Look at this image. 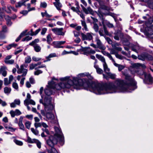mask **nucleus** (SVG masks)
<instances>
[{
	"instance_id": "obj_1",
	"label": "nucleus",
	"mask_w": 153,
	"mask_h": 153,
	"mask_svg": "<svg viewBox=\"0 0 153 153\" xmlns=\"http://www.w3.org/2000/svg\"><path fill=\"white\" fill-rule=\"evenodd\" d=\"M86 76L90 79L93 77L88 72L82 73L78 74L77 77L67 76L60 79L62 82L56 84L53 78L51 82H48L47 88L45 90V94L49 96L53 94V90H60L63 89L64 91L66 89H69L72 86L77 90L82 88L97 94H108V83L102 85L95 83H90L87 79L80 78Z\"/></svg>"
},
{
	"instance_id": "obj_2",
	"label": "nucleus",
	"mask_w": 153,
	"mask_h": 153,
	"mask_svg": "<svg viewBox=\"0 0 153 153\" xmlns=\"http://www.w3.org/2000/svg\"><path fill=\"white\" fill-rule=\"evenodd\" d=\"M54 129L55 134L53 136H50L49 139L47 141V144L50 146H53L56 144L58 142L62 145L63 144V134L59 126H55Z\"/></svg>"
},
{
	"instance_id": "obj_3",
	"label": "nucleus",
	"mask_w": 153,
	"mask_h": 153,
	"mask_svg": "<svg viewBox=\"0 0 153 153\" xmlns=\"http://www.w3.org/2000/svg\"><path fill=\"white\" fill-rule=\"evenodd\" d=\"M51 98L46 99L44 103L45 110L46 112V117L53 123H58L57 118H55L54 114L52 113V111L53 109L54 105L52 103Z\"/></svg>"
},
{
	"instance_id": "obj_4",
	"label": "nucleus",
	"mask_w": 153,
	"mask_h": 153,
	"mask_svg": "<svg viewBox=\"0 0 153 153\" xmlns=\"http://www.w3.org/2000/svg\"><path fill=\"white\" fill-rule=\"evenodd\" d=\"M146 68L145 65L143 64L139 63L134 64L133 67L131 69V71L132 74H135L137 72L136 71L141 68L144 69Z\"/></svg>"
},
{
	"instance_id": "obj_5",
	"label": "nucleus",
	"mask_w": 153,
	"mask_h": 153,
	"mask_svg": "<svg viewBox=\"0 0 153 153\" xmlns=\"http://www.w3.org/2000/svg\"><path fill=\"white\" fill-rule=\"evenodd\" d=\"M138 58L139 59L142 60H144L146 59L151 60H152L153 59L152 56L151 55L146 53H142L141 55H138Z\"/></svg>"
},
{
	"instance_id": "obj_6",
	"label": "nucleus",
	"mask_w": 153,
	"mask_h": 153,
	"mask_svg": "<svg viewBox=\"0 0 153 153\" xmlns=\"http://www.w3.org/2000/svg\"><path fill=\"white\" fill-rule=\"evenodd\" d=\"M26 68L25 64H22L20 65L19 69L17 70V72L18 74H22V76H25L27 73V70L24 68Z\"/></svg>"
},
{
	"instance_id": "obj_7",
	"label": "nucleus",
	"mask_w": 153,
	"mask_h": 153,
	"mask_svg": "<svg viewBox=\"0 0 153 153\" xmlns=\"http://www.w3.org/2000/svg\"><path fill=\"white\" fill-rule=\"evenodd\" d=\"M82 39L83 40H88L91 41L93 40V34L91 33H88L86 34H85L82 33H81Z\"/></svg>"
},
{
	"instance_id": "obj_8",
	"label": "nucleus",
	"mask_w": 153,
	"mask_h": 153,
	"mask_svg": "<svg viewBox=\"0 0 153 153\" xmlns=\"http://www.w3.org/2000/svg\"><path fill=\"white\" fill-rule=\"evenodd\" d=\"M63 29L62 28H54L52 29L51 30L55 34L61 36H64L65 31H63Z\"/></svg>"
},
{
	"instance_id": "obj_9",
	"label": "nucleus",
	"mask_w": 153,
	"mask_h": 153,
	"mask_svg": "<svg viewBox=\"0 0 153 153\" xmlns=\"http://www.w3.org/2000/svg\"><path fill=\"white\" fill-rule=\"evenodd\" d=\"M144 79L143 80L145 83L148 84H152L153 81V79L150 74H147L144 78Z\"/></svg>"
},
{
	"instance_id": "obj_10",
	"label": "nucleus",
	"mask_w": 153,
	"mask_h": 153,
	"mask_svg": "<svg viewBox=\"0 0 153 153\" xmlns=\"http://www.w3.org/2000/svg\"><path fill=\"white\" fill-rule=\"evenodd\" d=\"M130 46L131 47V49L133 51L137 53L138 51H140L142 49V48L137 43L132 44L130 45Z\"/></svg>"
},
{
	"instance_id": "obj_11",
	"label": "nucleus",
	"mask_w": 153,
	"mask_h": 153,
	"mask_svg": "<svg viewBox=\"0 0 153 153\" xmlns=\"http://www.w3.org/2000/svg\"><path fill=\"white\" fill-rule=\"evenodd\" d=\"M95 41L97 46V48L101 50H104L105 49V46L102 44L101 41L98 37H96Z\"/></svg>"
},
{
	"instance_id": "obj_12",
	"label": "nucleus",
	"mask_w": 153,
	"mask_h": 153,
	"mask_svg": "<svg viewBox=\"0 0 153 153\" xmlns=\"http://www.w3.org/2000/svg\"><path fill=\"white\" fill-rule=\"evenodd\" d=\"M137 72L135 74H137L142 79H143L144 77L147 74L146 72H144L141 69H139L137 70L136 71Z\"/></svg>"
},
{
	"instance_id": "obj_13",
	"label": "nucleus",
	"mask_w": 153,
	"mask_h": 153,
	"mask_svg": "<svg viewBox=\"0 0 153 153\" xmlns=\"http://www.w3.org/2000/svg\"><path fill=\"white\" fill-rule=\"evenodd\" d=\"M7 68L5 66H1L0 68V74H2V75L4 77H5L7 75Z\"/></svg>"
},
{
	"instance_id": "obj_14",
	"label": "nucleus",
	"mask_w": 153,
	"mask_h": 153,
	"mask_svg": "<svg viewBox=\"0 0 153 153\" xmlns=\"http://www.w3.org/2000/svg\"><path fill=\"white\" fill-rule=\"evenodd\" d=\"M65 42V41L53 42L52 43V45L55 48H60V46L64 44Z\"/></svg>"
},
{
	"instance_id": "obj_15",
	"label": "nucleus",
	"mask_w": 153,
	"mask_h": 153,
	"mask_svg": "<svg viewBox=\"0 0 153 153\" xmlns=\"http://www.w3.org/2000/svg\"><path fill=\"white\" fill-rule=\"evenodd\" d=\"M114 34V38L115 40H119L120 39V38H121L123 36V34L121 33L120 31H118L117 32H115Z\"/></svg>"
},
{
	"instance_id": "obj_16",
	"label": "nucleus",
	"mask_w": 153,
	"mask_h": 153,
	"mask_svg": "<svg viewBox=\"0 0 153 153\" xmlns=\"http://www.w3.org/2000/svg\"><path fill=\"white\" fill-rule=\"evenodd\" d=\"M7 31V27L6 25L2 27V30L0 31V39H4L5 37V35L4 33Z\"/></svg>"
},
{
	"instance_id": "obj_17",
	"label": "nucleus",
	"mask_w": 153,
	"mask_h": 153,
	"mask_svg": "<svg viewBox=\"0 0 153 153\" xmlns=\"http://www.w3.org/2000/svg\"><path fill=\"white\" fill-rule=\"evenodd\" d=\"M42 130L43 132L42 133L41 136L42 137H46L47 135L50 134V132L48 129L42 128Z\"/></svg>"
},
{
	"instance_id": "obj_18",
	"label": "nucleus",
	"mask_w": 153,
	"mask_h": 153,
	"mask_svg": "<svg viewBox=\"0 0 153 153\" xmlns=\"http://www.w3.org/2000/svg\"><path fill=\"white\" fill-rule=\"evenodd\" d=\"M84 12L86 14H90L93 15L94 13V12L90 7L86 8V10Z\"/></svg>"
},
{
	"instance_id": "obj_19",
	"label": "nucleus",
	"mask_w": 153,
	"mask_h": 153,
	"mask_svg": "<svg viewBox=\"0 0 153 153\" xmlns=\"http://www.w3.org/2000/svg\"><path fill=\"white\" fill-rule=\"evenodd\" d=\"M56 2L53 3V4L58 10L60 9V8L62 6V5L61 3L59 2V0H55Z\"/></svg>"
},
{
	"instance_id": "obj_20",
	"label": "nucleus",
	"mask_w": 153,
	"mask_h": 153,
	"mask_svg": "<svg viewBox=\"0 0 153 153\" xmlns=\"http://www.w3.org/2000/svg\"><path fill=\"white\" fill-rule=\"evenodd\" d=\"M102 24L105 25L109 28H112L114 27L113 24L111 23L110 22L106 20H104L102 21Z\"/></svg>"
},
{
	"instance_id": "obj_21",
	"label": "nucleus",
	"mask_w": 153,
	"mask_h": 153,
	"mask_svg": "<svg viewBox=\"0 0 153 153\" xmlns=\"http://www.w3.org/2000/svg\"><path fill=\"white\" fill-rule=\"evenodd\" d=\"M96 57L99 60H100L103 63V64H104V63H106L105 62V59L103 56H102L101 55H99L98 54H96Z\"/></svg>"
},
{
	"instance_id": "obj_22",
	"label": "nucleus",
	"mask_w": 153,
	"mask_h": 153,
	"mask_svg": "<svg viewBox=\"0 0 153 153\" xmlns=\"http://www.w3.org/2000/svg\"><path fill=\"white\" fill-rule=\"evenodd\" d=\"M94 68L96 69L97 74H102L103 71L102 69L99 68L98 65H94Z\"/></svg>"
},
{
	"instance_id": "obj_23",
	"label": "nucleus",
	"mask_w": 153,
	"mask_h": 153,
	"mask_svg": "<svg viewBox=\"0 0 153 153\" xmlns=\"http://www.w3.org/2000/svg\"><path fill=\"white\" fill-rule=\"evenodd\" d=\"M81 24L82 26L83 27L82 30H85L86 31H88V28L86 23L84 20H81Z\"/></svg>"
},
{
	"instance_id": "obj_24",
	"label": "nucleus",
	"mask_w": 153,
	"mask_h": 153,
	"mask_svg": "<svg viewBox=\"0 0 153 153\" xmlns=\"http://www.w3.org/2000/svg\"><path fill=\"white\" fill-rule=\"evenodd\" d=\"M113 64L115 66L118 68V70L120 71H121L125 68L123 65L117 64L115 62V61L113 63Z\"/></svg>"
},
{
	"instance_id": "obj_25",
	"label": "nucleus",
	"mask_w": 153,
	"mask_h": 153,
	"mask_svg": "<svg viewBox=\"0 0 153 153\" xmlns=\"http://www.w3.org/2000/svg\"><path fill=\"white\" fill-rule=\"evenodd\" d=\"M34 48L35 51L36 52H40L41 49V48L38 45H34V46H33Z\"/></svg>"
},
{
	"instance_id": "obj_26",
	"label": "nucleus",
	"mask_w": 153,
	"mask_h": 153,
	"mask_svg": "<svg viewBox=\"0 0 153 153\" xmlns=\"http://www.w3.org/2000/svg\"><path fill=\"white\" fill-rule=\"evenodd\" d=\"M103 66L105 72L107 74L109 73L110 72V69L108 68L106 63L105 64L104 63V64H103Z\"/></svg>"
},
{
	"instance_id": "obj_27",
	"label": "nucleus",
	"mask_w": 153,
	"mask_h": 153,
	"mask_svg": "<svg viewBox=\"0 0 153 153\" xmlns=\"http://www.w3.org/2000/svg\"><path fill=\"white\" fill-rule=\"evenodd\" d=\"M118 44L117 43H116L115 45L112 44V46L113 48L115 50L118 51H121L122 50V48L120 47H117L116 46H118Z\"/></svg>"
},
{
	"instance_id": "obj_28",
	"label": "nucleus",
	"mask_w": 153,
	"mask_h": 153,
	"mask_svg": "<svg viewBox=\"0 0 153 153\" xmlns=\"http://www.w3.org/2000/svg\"><path fill=\"white\" fill-rule=\"evenodd\" d=\"M5 18L7 21V24L9 26L11 25L12 24V22L10 21L11 18L7 16H5Z\"/></svg>"
},
{
	"instance_id": "obj_29",
	"label": "nucleus",
	"mask_w": 153,
	"mask_h": 153,
	"mask_svg": "<svg viewBox=\"0 0 153 153\" xmlns=\"http://www.w3.org/2000/svg\"><path fill=\"white\" fill-rule=\"evenodd\" d=\"M26 31H24L22 32L20 35L16 39L15 41L16 42H18L21 39V38L24 36L26 34Z\"/></svg>"
},
{
	"instance_id": "obj_30",
	"label": "nucleus",
	"mask_w": 153,
	"mask_h": 153,
	"mask_svg": "<svg viewBox=\"0 0 153 153\" xmlns=\"http://www.w3.org/2000/svg\"><path fill=\"white\" fill-rule=\"evenodd\" d=\"M37 141V140L33 139H32L30 137H28L27 138V142L30 143H35L36 141Z\"/></svg>"
},
{
	"instance_id": "obj_31",
	"label": "nucleus",
	"mask_w": 153,
	"mask_h": 153,
	"mask_svg": "<svg viewBox=\"0 0 153 153\" xmlns=\"http://www.w3.org/2000/svg\"><path fill=\"white\" fill-rule=\"evenodd\" d=\"M4 93L8 94L10 93L11 91V89L10 88L8 87H4Z\"/></svg>"
},
{
	"instance_id": "obj_32",
	"label": "nucleus",
	"mask_w": 153,
	"mask_h": 153,
	"mask_svg": "<svg viewBox=\"0 0 153 153\" xmlns=\"http://www.w3.org/2000/svg\"><path fill=\"white\" fill-rule=\"evenodd\" d=\"M51 146V150H48V153H59L58 151L53 146Z\"/></svg>"
},
{
	"instance_id": "obj_33",
	"label": "nucleus",
	"mask_w": 153,
	"mask_h": 153,
	"mask_svg": "<svg viewBox=\"0 0 153 153\" xmlns=\"http://www.w3.org/2000/svg\"><path fill=\"white\" fill-rule=\"evenodd\" d=\"M51 98V101L52 102V103L53 104V99L50 96H47V97H45V99H44V102H43V100H42V99H40V101H39V102H40V103H41L42 104L44 105V103H45V100L46 99H48V98Z\"/></svg>"
},
{
	"instance_id": "obj_34",
	"label": "nucleus",
	"mask_w": 153,
	"mask_h": 153,
	"mask_svg": "<svg viewBox=\"0 0 153 153\" xmlns=\"http://www.w3.org/2000/svg\"><path fill=\"white\" fill-rule=\"evenodd\" d=\"M83 54L88 55L89 54V47L84 48L83 49Z\"/></svg>"
},
{
	"instance_id": "obj_35",
	"label": "nucleus",
	"mask_w": 153,
	"mask_h": 153,
	"mask_svg": "<svg viewBox=\"0 0 153 153\" xmlns=\"http://www.w3.org/2000/svg\"><path fill=\"white\" fill-rule=\"evenodd\" d=\"M4 127L5 128L11 131H14L16 130V128H13L11 126H7L6 125H4Z\"/></svg>"
},
{
	"instance_id": "obj_36",
	"label": "nucleus",
	"mask_w": 153,
	"mask_h": 153,
	"mask_svg": "<svg viewBox=\"0 0 153 153\" xmlns=\"http://www.w3.org/2000/svg\"><path fill=\"white\" fill-rule=\"evenodd\" d=\"M127 39L126 40H124V45H129L130 44L129 41L131 40V38L130 36H127Z\"/></svg>"
},
{
	"instance_id": "obj_37",
	"label": "nucleus",
	"mask_w": 153,
	"mask_h": 153,
	"mask_svg": "<svg viewBox=\"0 0 153 153\" xmlns=\"http://www.w3.org/2000/svg\"><path fill=\"white\" fill-rule=\"evenodd\" d=\"M39 39H36L32 41L29 44V45L31 46H34V45H37V43L39 42Z\"/></svg>"
},
{
	"instance_id": "obj_38",
	"label": "nucleus",
	"mask_w": 153,
	"mask_h": 153,
	"mask_svg": "<svg viewBox=\"0 0 153 153\" xmlns=\"http://www.w3.org/2000/svg\"><path fill=\"white\" fill-rule=\"evenodd\" d=\"M12 7L11 6H10L8 5L7 7V10H5V9H6L5 7L3 6V7H2V9L3 10H5V11H6L7 12V13H10V12L11 10L12 9H11Z\"/></svg>"
},
{
	"instance_id": "obj_39",
	"label": "nucleus",
	"mask_w": 153,
	"mask_h": 153,
	"mask_svg": "<svg viewBox=\"0 0 153 153\" xmlns=\"http://www.w3.org/2000/svg\"><path fill=\"white\" fill-rule=\"evenodd\" d=\"M37 65L35 64H31L30 65V70H32L35 68V70H37Z\"/></svg>"
},
{
	"instance_id": "obj_40",
	"label": "nucleus",
	"mask_w": 153,
	"mask_h": 153,
	"mask_svg": "<svg viewBox=\"0 0 153 153\" xmlns=\"http://www.w3.org/2000/svg\"><path fill=\"white\" fill-rule=\"evenodd\" d=\"M12 87L16 91H19V86L18 84L16 82H13Z\"/></svg>"
},
{
	"instance_id": "obj_41",
	"label": "nucleus",
	"mask_w": 153,
	"mask_h": 153,
	"mask_svg": "<svg viewBox=\"0 0 153 153\" xmlns=\"http://www.w3.org/2000/svg\"><path fill=\"white\" fill-rule=\"evenodd\" d=\"M31 61V58L30 56H27L25 58V62L26 63H29Z\"/></svg>"
},
{
	"instance_id": "obj_42",
	"label": "nucleus",
	"mask_w": 153,
	"mask_h": 153,
	"mask_svg": "<svg viewBox=\"0 0 153 153\" xmlns=\"http://www.w3.org/2000/svg\"><path fill=\"white\" fill-rule=\"evenodd\" d=\"M41 14L43 17H44L45 16H46V17L48 18H50L52 16V15L48 14L46 11H45L44 13L42 12Z\"/></svg>"
},
{
	"instance_id": "obj_43",
	"label": "nucleus",
	"mask_w": 153,
	"mask_h": 153,
	"mask_svg": "<svg viewBox=\"0 0 153 153\" xmlns=\"http://www.w3.org/2000/svg\"><path fill=\"white\" fill-rule=\"evenodd\" d=\"M31 131L35 135H38L39 134V131L37 129H34L33 128H31Z\"/></svg>"
},
{
	"instance_id": "obj_44",
	"label": "nucleus",
	"mask_w": 153,
	"mask_h": 153,
	"mask_svg": "<svg viewBox=\"0 0 153 153\" xmlns=\"http://www.w3.org/2000/svg\"><path fill=\"white\" fill-rule=\"evenodd\" d=\"M47 42L48 44H49L51 42L52 40L50 34H48L47 36Z\"/></svg>"
},
{
	"instance_id": "obj_45",
	"label": "nucleus",
	"mask_w": 153,
	"mask_h": 153,
	"mask_svg": "<svg viewBox=\"0 0 153 153\" xmlns=\"http://www.w3.org/2000/svg\"><path fill=\"white\" fill-rule=\"evenodd\" d=\"M31 124V122L29 121H27L25 123V125L27 128L29 129L30 128Z\"/></svg>"
},
{
	"instance_id": "obj_46",
	"label": "nucleus",
	"mask_w": 153,
	"mask_h": 153,
	"mask_svg": "<svg viewBox=\"0 0 153 153\" xmlns=\"http://www.w3.org/2000/svg\"><path fill=\"white\" fill-rule=\"evenodd\" d=\"M24 3L22 0L21 1H19L17 3L16 5V7H20L22 5H24Z\"/></svg>"
},
{
	"instance_id": "obj_47",
	"label": "nucleus",
	"mask_w": 153,
	"mask_h": 153,
	"mask_svg": "<svg viewBox=\"0 0 153 153\" xmlns=\"http://www.w3.org/2000/svg\"><path fill=\"white\" fill-rule=\"evenodd\" d=\"M4 62L6 64H12L14 63V60L12 59L7 60H4Z\"/></svg>"
},
{
	"instance_id": "obj_48",
	"label": "nucleus",
	"mask_w": 153,
	"mask_h": 153,
	"mask_svg": "<svg viewBox=\"0 0 153 153\" xmlns=\"http://www.w3.org/2000/svg\"><path fill=\"white\" fill-rule=\"evenodd\" d=\"M93 28L96 32H97L99 30V26L98 25L95 23H94Z\"/></svg>"
},
{
	"instance_id": "obj_49",
	"label": "nucleus",
	"mask_w": 153,
	"mask_h": 153,
	"mask_svg": "<svg viewBox=\"0 0 153 153\" xmlns=\"http://www.w3.org/2000/svg\"><path fill=\"white\" fill-rule=\"evenodd\" d=\"M32 37L31 36H26L24 38L22 39V41H28L29 40H30L32 39Z\"/></svg>"
},
{
	"instance_id": "obj_50",
	"label": "nucleus",
	"mask_w": 153,
	"mask_h": 153,
	"mask_svg": "<svg viewBox=\"0 0 153 153\" xmlns=\"http://www.w3.org/2000/svg\"><path fill=\"white\" fill-rule=\"evenodd\" d=\"M107 74L112 79H114L116 78V75L115 74H112L111 73L109 72L108 74Z\"/></svg>"
},
{
	"instance_id": "obj_51",
	"label": "nucleus",
	"mask_w": 153,
	"mask_h": 153,
	"mask_svg": "<svg viewBox=\"0 0 153 153\" xmlns=\"http://www.w3.org/2000/svg\"><path fill=\"white\" fill-rule=\"evenodd\" d=\"M14 142L16 144L19 146H21L23 144L22 142L17 140H14Z\"/></svg>"
},
{
	"instance_id": "obj_52",
	"label": "nucleus",
	"mask_w": 153,
	"mask_h": 153,
	"mask_svg": "<svg viewBox=\"0 0 153 153\" xmlns=\"http://www.w3.org/2000/svg\"><path fill=\"white\" fill-rule=\"evenodd\" d=\"M40 30L41 29L40 28H39L36 30L35 32H32L31 33H30V34L31 36L36 35L39 32Z\"/></svg>"
},
{
	"instance_id": "obj_53",
	"label": "nucleus",
	"mask_w": 153,
	"mask_h": 153,
	"mask_svg": "<svg viewBox=\"0 0 153 153\" xmlns=\"http://www.w3.org/2000/svg\"><path fill=\"white\" fill-rule=\"evenodd\" d=\"M56 56V53H53L50 54L49 55L47 56L46 57V59H49V58H52L53 57H55Z\"/></svg>"
},
{
	"instance_id": "obj_54",
	"label": "nucleus",
	"mask_w": 153,
	"mask_h": 153,
	"mask_svg": "<svg viewBox=\"0 0 153 153\" xmlns=\"http://www.w3.org/2000/svg\"><path fill=\"white\" fill-rule=\"evenodd\" d=\"M10 82L8 81L7 78H5L4 79V84L5 85H7L10 83Z\"/></svg>"
},
{
	"instance_id": "obj_55",
	"label": "nucleus",
	"mask_w": 153,
	"mask_h": 153,
	"mask_svg": "<svg viewBox=\"0 0 153 153\" xmlns=\"http://www.w3.org/2000/svg\"><path fill=\"white\" fill-rule=\"evenodd\" d=\"M47 30V28L44 27L42 29L41 32V34L42 35H44L46 32Z\"/></svg>"
},
{
	"instance_id": "obj_56",
	"label": "nucleus",
	"mask_w": 153,
	"mask_h": 153,
	"mask_svg": "<svg viewBox=\"0 0 153 153\" xmlns=\"http://www.w3.org/2000/svg\"><path fill=\"white\" fill-rule=\"evenodd\" d=\"M34 125L36 128H37L38 127H41L42 126V123H35Z\"/></svg>"
},
{
	"instance_id": "obj_57",
	"label": "nucleus",
	"mask_w": 153,
	"mask_h": 153,
	"mask_svg": "<svg viewBox=\"0 0 153 153\" xmlns=\"http://www.w3.org/2000/svg\"><path fill=\"white\" fill-rule=\"evenodd\" d=\"M108 56L110 59H111L112 62H113V63L115 61L114 59L112 58V56L111 55L110 53H107V54L106 55V56Z\"/></svg>"
},
{
	"instance_id": "obj_58",
	"label": "nucleus",
	"mask_w": 153,
	"mask_h": 153,
	"mask_svg": "<svg viewBox=\"0 0 153 153\" xmlns=\"http://www.w3.org/2000/svg\"><path fill=\"white\" fill-rule=\"evenodd\" d=\"M47 4L45 2H43L41 3L40 7H41L45 8L46 7Z\"/></svg>"
},
{
	"instance_id": "obj_59",
	"label": "nucleus",
	"mask_w": 153,
	"mask_h": 153,
	"mask_svg": "<svg viewBox=\"0 0 153 153\" xmlns=\"http://www.w3.org/2000/svg\"><path fill=\"white\" fill-rule=\"evenodd\" d=\"M105 39L107 42L110 44H111L112 43V41L111 39L108 37H105Z\"/></svg>"
},
{
	"instance_id": "obj_60",
	"label": "nucleus",
	"mask_w": 153,
	"mask_h": 153,
	"mask_svg": "<svg viewBox=\"0 0 153 153\" xmlns=\"http://www.w3.org/2000/svg\"><path fill=\"white\" fill-rule=\"evenodd\" d=\"M18 124L19 127L20 129L22 130L23 131L25 130V128L23 123Z\"/></svg>"
},
{
	"instance_id": "obj_61",
	"label": "nucleus",
	"mask_w": 153,
	"mask_h": 153,
	"mask_svg": "<svg viewBox=\"0 0 153 153\" xmlns=\"http://www.w3.org/2000/svg\"><path fill=\"white\" fill-rule=\"evenodd\" d=\"M31 98V96L30 94L27 93V98L24 101V102H25L27 100L26 102H28V101L29 100H30V99Z\"/></svg>"
},
{
	"instance_id": "obj_62",
	"label": "nucleus",
	"mask_w": 153,
	"mask_h": 153,
	"mask_svg": "<svg viewBox=\"0 0 153 153\" xmlns=\"http://www.w3.org/2000/svg\"><path fill=\"white\" fill-rule=\"evenodd\" d=\"M115 56L117 58L120 59H122L123 58V57L122 56L118 54V53L116 54Z\"/></svg>"
},
{
	"instance_id": "obj_63",
	"label": "nucleus",
	"mask_w": 153,
	"mask_h": 153,
	"mask_svg": "<svg viewBox=\"0 0 153 153\" xmlns=\"http://www.w3.org/2000/svg\"><path fill=\"white\" fill-rule=\"evenodd\" d=\"M41 58H37L35 56H33L32 57V59L33 61H35V62H37L41 60Z\"/></svg>"
},
{
	"instance_id": "obj_64",
	"label": "nucleus",
	"mask_w": 153,
	"mask_h": 153,
	"mask_svg": "<svg viewBox=\"0 0 153 153\" xmlns=\"http://www.w3.org/2000/svg\"><path fill=\"white\" fill-rule=\"evenodd\" d=\"M15 113L16 115L17 116L19 115L22 114L21 112L19 109H18L15 110Z\"/></svg>"
}]
</instances>
